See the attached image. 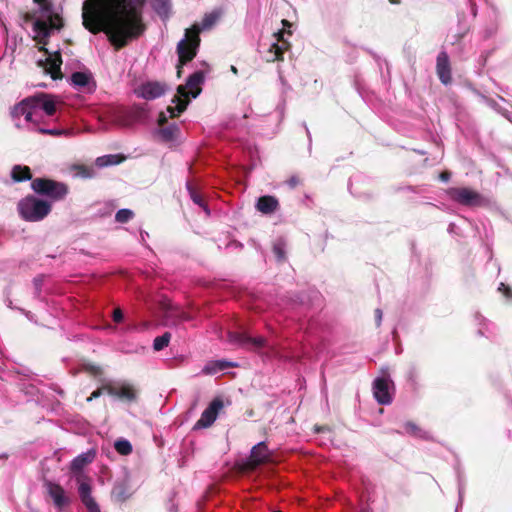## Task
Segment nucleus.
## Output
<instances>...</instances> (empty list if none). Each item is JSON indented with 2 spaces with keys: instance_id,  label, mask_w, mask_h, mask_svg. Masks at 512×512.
<instances>
[{
  "instance_id": "nucleus-9",
  "label": "nucleus",
  "mask_w": 512,
  "mask_h": 512,
  "mask_svg": "<svg viewBox=\"0 0 512 512\" xmlns=\"http://www.w3.org/2000/svg\"><path fill=\"white\" fill-rule=\"evenodd\" d=\"M204 80L205 74L203 71L194 72L188 77L185 85L177 87V94L183 99H189L190 95L196 98L202 91L201 84H203Z\"/></svg>"
},
{
  "instance_id": "nucleus-26",
  "label": "nucleus",
  "mask_w": 512,
  "mask_h": 512,
  "mask_svg": "<svg viewBox=\"0 0 512 512\" xmlns=\"http://www.w3.org/2000/svg\"><path fill=\"white\" fill-rule=\"evenodd\" d=\"M186 188H187V190L189 192L191 200L195 204H197L198 206L202 207L205 210V212L207 214H209V210H208L207 204H206L203 196L197 190L196 186L192 182L188 181L186 183Z\"/></svg>"
},
{
  "instance_id": "nucleus-36",
  "label": "nucleus",
  "mask_w": 512,
  "mask_h": 512,
  "mask_svg": "<svg viewBox=\"0 0 512 512\" xmlns=\"http://www.w3.org/2000/svg\"><path fill=\"white\" fill-rule=\"evenodd\" d=\"M219 13L217 12H211V13H208V14H205V16L203 17L202 19V22H201V29H209L211 28L216 22L217 20L219 19Z\"/></svg>"
},
{
  "instance_id": "nucleus-1",
  "label": "nucleus",
  "mask_w": 512,
  "mask_h": 512,
  "mask_svg": "<svg viewBox=\"0 0 512 512\" xmlns=\"http://www.w3.org/2000/svg\"><path fill=\"white\" fill-rule=\"evenodd\" d=\"M147 0H85L82 24L92 34L104 32L116 50L146 30L143 9Z\"/></svg>"
},
{
  "instance_id": "nucleus-4",
  "label": "nucleus",
  "mask_w": 512,
  "mask_h": 512,
  "mask_svg": "<svg viewBox=\"0 0 512 512\" xmlns=\"http://www.w3.org/2000/svg\"><path fill=\"white\" fill-rule=\"evenodd\" d=\"M200 28L194 24L191 28L186 29L185 38L177 45L178 59L181 64H187L197 55V49L200 45Z\"/></svg>"
},
{
  "instance_id": "nucleus-18",
  "label": "nucleus",
  "mask_w": 512,
  "mask_h": 512,
  "mask_svg": "<svg viewBox=\"0 0 512 512\" xmlns=\"http://www.w3.org/2000/svg\"><path fill=\"white\" fill-rule=\"evenodd\" d=\"M78 492L80 499L88 512H101L99 505L91 495V485L89 483L81 481Z\"/></svg>"
},
{
  "instance_id": "nucleus-37",
  "label": "nucleus",
  "mask_w": 512,
  "mask_h": 512,
  "mask_svg": "<svg viewBox=\"0 0 512 512\" xmlns=\"http://www.w3.org/2000/svg\"><path fill=\"white\" fill-rule=\"evenodd\" d=\"M134 216V213L130 209H120L115 214V220L119 223H127Z\"/></svg>"
},
{
  "instance_id": "nucleus-30",
  "label": "nucleus",
  "mask_w": 512,
  "mask_h": 512,
  "mask_svg": "<svg viewBox=\"0 0 512 512\" xmlns=\"http://www.w3.org/2000/svg\"><path fill=\"white\" fill-rule=\"evenodd\" d=\"M405 431L415 437L426 438L427 433L421 427H419L416 423L412 421H408L404 424Z\"/></svg>"
},
{
  "instance_id": "nucleus-48",
  "label": "nucleus",
  "mask_w": 512,
  "mask_h": 512,
  "mask_svg": "<svg viewBox=\"0 0 512 512\" xmlns=\"http://www.w3.org/2000/svg\"><path fill=\"white\" fill-rule=\"evenodd\" d=\"M35 109H27L26 113L23 115L27 122H33V115Z\"/></svg>"
},
{
  "instance_id": "nucleus-8",
  "label": "nucleus",
  "mask_w": 512,
  "mask_h": 512,
  "mask_svg": "<svg viewBox=\"0 0 512 512\" xmlns=\"http://www.w3.org/2000/svg\"><path fill=\"white\" fill-rule=\"evenodd\" d=\"M270 457L266 442H260L252 447L249 458L243 463V469L254 471L260 465L268 462Z\"/></svg>"
},
{
  "instance_id": "nucleus-21",
  "label": "nucleus",
  "mask_w": 512,
  "mask_h": 512,
  "mask_svg": "<svg viewBox=\"0 0 512 512\" xmlns=\"http://www.w3.org/2000/svg\"><path fill=\"white\" fill-rule=\"evenodd\" d=\"M32 97L38 98L37 108H41L46 115L53 116L56 113V103L52 95L41 92Z\"/></svg>"
},
{
  "instance_id": "nucleus-56",
  "label": "nucleus",
  "mask_w": 512,
  "mask_h": 512,
  "mask_svg": "<svg viewBox=\"0 0 512 512\" xmlns=\"http://www.w3.org/2000/svg\"><path fill=\"white\" fill-rule=\"evenodd\" d=\"M31 19H32V16H31L30 14H27V15L25 16V20H26V21H29V20H31Z\"/></svg>"
},
{
  "instance_id": "nucleus-47",
  "label": "nucleus",
  "mask_w": 512,
  "mask_h": 512,
  "mask_svg": "<svg viewBox=\"0 0 512 512\" xmlns=\"http://www.w3.org/2000/svg\"><path fill=\"white\" fill-rule=\"evenodd\" d=\"M113 320L115 322H120L123 320V312L121 309L117 308L113 311Z\"/></svg>"
},
{
  "instance_id": "nucleus-38",
  "label": "nucleus",
  "mask_w": 512,
  "mask_h": 512,
  "mask_svg": "<svg viewBox=\"0 0 512 512\" xmlns=\"http://www.w3.org/2000/svg\"><path fill=\"white\" fill-rule=\"evenodd\" d=\"M164 309L167 313H170L171 315H174V312H175V315L178 316L181 320H184V321L190 320V316L186 312L180 311L178 308L174 307L172 304H166Z\"/></svg>"
},
{
  "instance_id": "nucleus-23",
  "label": "nucleus",
  "mask_w": 512,
  "mask_h": 512,
  "mask_svg": "<svg viewBox=\"0 0 512 512\" xmlns=\"http://www.w3.org/2000/svg\"><path fill=\"white\" fill-rule=\"evenodd\" d=\"M95 451L89 450L86 453H82L73 459L70 465V469L73 473H80L84 467L90 464L95 458Z\"/></svg>"
},
{
  "instance_id": "nucleus-55",
  "label": "nucleus",
  "mask_w": 512,
  "mask_h": 512,
  "mask_svg": "<svg viewBox=\"0 0 512 512\" xmlns=\"http://www.w3.org/2000/svg\"><path fill=\"white\" fill-rule=\"evenodd\" d=\"M231 71L234 73V74H237V68L235 66H231Z\"/></svg>"
},
{
  "instance_id": "nucleus-7",
  "label": "nucleus",
  "mask_w": 512,
  "mask_h": 512,
  "mask_svg": "<svg viewBox=\"0 0 512 512\" xmlns=\"http://www.w3.org/2000/svg\"><path fill=\"white\" fill-rule=\"evenodd\" d=\"M105 392L110 396L130 403L136 402L138 398L137 389L127 382L105 384Z\"/></svg>"
},
{
  "instance_id": "nucleus-41",
  "label": "nucleus",
  "mask_w": 512,
  "mask_h": 512,
  "mask_svg": "<svg viewBox=\"0 0 512 512\" xmlns=\"http://www.w3.org/2000/svg\"><path fill=\"white\" fill-rule=\"evenodd\" d=\"M40 7L41 12L50 13L53 8L52 0H33Z\"/></svg>"
},
{
  "instance_id": "nucleus-39",
  "label": "nucleus",
  "mask_w": 512,
  "mask_h": 512,
  "mask_svg": "<svg viewBox=\"0 0 512 512\" xmlns=\"http://www.w3.org/2000/svg\"><path fill=\"white\" fill-rule=\"evenodd\" d=\"M284 184L289 189H295L303 184V178L299 174H293L287 180L284 181Z\"/></svg>"
},
{
  "instance_id": "nucleus-40",
  "label": "nucleus",
  "mask_w": 512,
  "mask_h": 512,
  "mask_svg": "<svg viewBox=\"0 0 512 512\" xmlns=\"http://www.w3.org/2000/svg\"><path fill=\"white\" fill-rule=\"evenodd\" d=\"M74 169L77 175H80L83 178H91L94 175L93 169L85 165H76Z\"/></svg>"
},
{
  "instance_id": "nucleus-20",
  "label": "nucleus",
  "mask_w": 512,
  "mask_h": 512,
  "mask_svg": "<svg viewBox=\"0 0 512 512\" xmlns=\"http://www.w3.org/2000/svg\"><path fill=\"white\" fill-rule=\"evenodd\" d=\"M165 93V86L159 82H148L140 88V95L144 99H155Z\"/></svg>"
},
{
  "instance_id": "nucleus-54",
  "label": "nucleus",
  "mask_w": 512,
  "mask_h": 512,
  "mask_svg": "<svg viewBox=\"0 0 512 512\" xmlns=\"http://www.w3.org/2000/svg\"><path fill=\"white\" fill-rule=\"evenodd\" d=\"M391 4H400L401 0H389Z\"/></svg>"
},
{
  "instance_id": "nucleus-5",
  "label": "nucleus",
  "mask_w": 512,
  "mask_h": 512,
  "mask_svg": "<svg viewBox=\"0 0 512 512\" xmlns=\"http://www.w3.org/2000/svg\"><path fill=\"white\" fill-rule=\"evenodd\" d=\"M446 194L452 201L463 206H482L485 203L484 197L478 191L468 187H450Z\"/></svg>"
},
{
  "instance_id": "nucleus-53",
  "label": "nucleus",
  "mask_w": 512,
  "mask_h": 512,
  "mask_svg": "<svg viewBox=\"0 0 512 512\" xmlns=\"http://www.w3.org/2000/svg\"><path fill=\"white\" fill-rule=\"evenodd\" d=\"M375 312H376V315H377V317H378V319H379V321H380V320H381V317H382V312H381V310H380V309H377Z\"/></svg>"
},
{
  "instance_id": "nucleus-29",
  "label": "nucleus",
  "mask_w": 512,
  "mask_h": 512,
  "mask_svg": "<svg viewBox=\"0 0 512 512\" xmlns=\"http://www.w3.org/2000/svg\"><path fill=\"white\" fill-rule=\"evenodd\" d=\"M33 31L36 33V36L50 37L51 34L48 22L41 19H37L33 23Z\"/></svg>"
},
{
  "instance_id": "nucleus-2",
  "label": "nucleus",
  "mask_w": 512,
  "mask_h": 512,
  "mask_svg": "<svg viewBox=\"0 0 512 512\" xmlns=\"http://www.w3.org/2000/svg\"><path fill=\"white\" fill-rule=\"evenodd\" d=\"M17 209L23 220L38 222L50 214L52 205L47 200L28 195L19 201Z\"/></svg>"
},
{
  "instance_id": "nucleus-28",
  "label": "nucleus",
  "mask_w": 512,
  "mask_h": 512,
  "mask_svg": "<svg viewBox=\"0 0 512 512\" xmlns=\"http://www.w3.org/2000/svg\"><path fill=\"white\" fill-rule=\"evenodd\" d=\"M151 6L160 16H167L170 10V0H151Z\"/></svg>"
},
{
  "instance_id": "nucleus-58",
  "label": "nucleus",
  "mask_w": 512,
  "mask_h": 512,
  "mask_svg": "<svg viewBox=\"0 0 512 512\" xmlns=\"http://www.w3.org/2000/svg\"><path fill=\"white\" fill-rule=\"evenodd\" d=\"M275 512H281V511H275Z\"/></svg>"
},
{
  "instance_id": "nucleus-33",
  "label": "nucleus",
  "mask_w": 512,
  "mask_h": 512,
  "mask_svg": "<svg viewBox=\"0 0 512 512\" xmlns=\"http://www.w3.org/2000/svg\"><path fill=\"white\" fill-rule=\"evenodd\" d=\"M114 448L120 455L124 456L129 455L132 452V445L126 439L117 440L114 443Z\"/></svg>"
},
{
  "instance_id": "nucleus-35",
  "label": "nucleus",
  "mask_w": 512,
  "mask_h": 512,
  "mask_svg": "<svg viewBox=\"0 0 512 512\" xmlns=\"http://www.w3.org/2000/svg\"><path fill=\"white\" fill-rule=\"evenodd\" d=\"M233 365L226 361H217L215 363L206 365L204 368V372L208 374L216 373L217 371L224 370L228 367H232Z\"/></svg>"
},
{
  "instance_id": "nucleus-25",
  "label": "nucleus",
  "mask_w": 512,
  "mask_h": 512,
  "mask_svg": "<svg viewBox=\"0 0 512 512\" xmlns=\"http://www.w3.org/2000/svg\"><path fill=\"white\" fill-rule=\"evenodd\" d=\"M11 178L14 182H23L32 179V173L28 166L15 165L11 171Z\"/></svg>"
},
{
  "instance_id": "nucleus-34",
  "label": "nucleus",
  "mask_w": 512,
  "mask_h": 512,
  "mask_svg": "<svg viewBox=\"0 0 512 512\" xmlns=\"http://www.w3.org/2000/svg\"><path fill=\"white\" fill-rule=\"evenodd\" d=\"M48 15V25L50 27V29H56V30H60L61 28H63L64 26V23H63V19L60 15L56 14V13H52V11L50 13H46Z\"/></svg>"
},
{
  "instance_id": "nucleus-6",
  "label": "nucleus",
  "mask_w": 512,
  "mask_h": 512,
  "mask_svg": "<svg viewBox=\"0 0 512 512\" xmlns=\"http://www.w3.org/2000/svg\"><path fill=\"white\" fill-rule=\"evenodd\" d=\"M228 342L249 351H259L266 346L264 337H252L247 332L228 331Z\"/></svg>"
},
{
  "instance_id": "nucleus-22",
  "label": "nucleus",
  "mask_w": 512,
  "mask_h": 512,
  "mask_svg": "<svg viewBox=\"0 0 512 512\" xmlns=\"http://www.w3.org/2000/svg\"><path fill=\"white\" fill-rule=\"evenodd\" d=\"M37 102L38 98L36 97L29 96L24 98L18 104L13 106V108L11 109V116L13 118H20L26 113L27 109H36Z\"/></svg>"
},
{
  "instance_id": "nucleus-43",
  "label": "nucleus",
  "mask_w": 512,
  "mask_h": 512,
  "mask_svg": "<svg viewBox=\"0 0 512 512\" xmlns=\"http://www.w3.org/2000/svg\"><path fill=\"white\" fill-rule=\"evenodd\" d=\"M498 291L501 292L505 297L512 298V289L505 283H500Z\"/></svg>"
},
{
  "instance_id": "nucleus-19",
  "label": "nucleus",
  "mask_w": 512,
  "mask_h": 512,
  "mask_svg": "<svg viewBox=\"0 0 512 512\" xmlns=\"http://www.w3.org/2000/svg\"><path fill=\"white\" fill-rule=\"evenodd\" d=\"M279 201L275 196L264 195L258 198L256 202V209L262 214L270 215L279 209Z\"/></svg>"
},
{
  "instance_id": "nucleus-45",
  "label": "nucleus",
  "mask_w": 512,
  "mask_h": 512,
  "mask_svg": "<svg viewBox=\"0 0 512 512\" xmlns=\"http://www.w3.org/2000/svg\"><path fill=\"white\" fill-rule=\"evenodd\" d=\"M103 392H105V385L93 391L91 395L87 398V401L90 402L93 399L100 397L103 394Z\"/></svg>"
},
{
  "instance_id": "nucleus-31",
  "label": "nucleus",
  "mask_w": 512,
  "mask_h": 512,
  "mask_svg": "<svg viewBox=\"0 0 512 512\" xmlns=\"http://www.w3.org/2000/svg\"><path fill=\"white\" fill-rule=\"evenodd\" d=\"M124 159L121 155H107L97 158L96 162L99 166L116 165Z\"/></svg>"
},
{
  "instance_id": "nucleus-51",
  "label": "nucleus",
  "mask_w": 512,
  "mask_h": 512,
  "mask_svg": "<svg viewBox=\"0 0 512 512\" xmlns=\"http://www.w3.org/2000/svg\"><path fill=\"white\" fill-rule=\"evenodd\" d=\"M450 178V173L448 171H444L440 174V179L443 181H447Z\"/></svg>"
},
{
  "instance_id": "nucleus-14",
  "label": "nucleus",
  "mask_w": 512,
  "mask_h": 512,
  "mask_svg": "<svg viewBox=\"0 0 512 512\" xmlns=\"http://www.w3.org/2000/svg\"><path fill=\"white\" fill-rule=\"evenodd\" d=\"M436 73L443 85H449L452 82V71L450 59L446 51H441L436 59Z\"/></svg>"
},
{
  "instance_id": "nucleus-44",
  "label": "nucleus",
  "mask_w": 512,
  "mask_h": 512,
  "mask_svg": "<svg viewBox=\"0 0 512 512\" xmlns=\"http://www.w3.org/2000/svg\"><path fill=\"white\" fill-rule=\"evenodd\" d=\"M273 252L275 254V256L279 259V260H284L285 259V251L282 247V245L280 244H275L273 246Z\"/></svg>"
},
{
  "instance_id": "nucleus-13",
  "label": "nucleus",
  "mask_w": 512,
  "mask_h": 512,
  "mask_svg": "<svg viewBox=\"0 0 512 512\" xmlns=\"http://www.w3.org/2000/svg\"><path fill=\"white\" fill-rule=\"evenodd\" d=\"M47 55L48 57L45 60L38 61V65L43 67L52 79H61L63 75L61 72L62 57L60 51Z\"/></svg>"
},
{
  "instance_id": "nucleus-52",
  "label": "nucleus",
  "mask_w": 512,
  "mask_h": 512,
  "mask_svg": "<svg viewBox=\"0 0 512 512\" xmlns=\"http://www.w3.org/2000/svg\"><path fill=\"white\" fill-rule=\"evenodd\" d=\"M282 24H283L284 28H285V27H288V28H290V27H291V23H290L288 20H286V19H283V20H282Z\"/></svg>"
},
{
  "instance_id": "nucleus-12",
  "label": "nucleus",
  "mask_w": 512,
  "mask_h": 512,
  "mask_svg": "<svg viewBox=\"0 0 512 512\" xmlns=\"http://www.w3.org/2000/svg\"><path fill=\"white\" fill-rule=\"evenodd\" d=\"M222 408V400L219 398L214 399L202 412L200 419L195 423L194 429L210 427L215 422L217 415Z\"/></svg>"
},
{
  "instance_id": "nucleus-3",
  "label": "nucleus",
  "mask_w": 512,
  "mask_h": 512,
  "mask_svg": "<svg viewBox=\"0 0 512 512\" xmlns=\"http://www.w3.org/2000/svg\"><path fill=\"white\" fill-rule=\"evenodd\" d=\"M31 189L36 194L49 198L52 202L64 200L69 193V186L66 183L44 177L34 178L31 182Z\"/></svg>"
},
{
  "instance_id": "nucleus-10",
  "label": "nucleus",
  "mask_w": 512,
  "mask_h": 512,
  "mask_svg": "<svg viewBox=\"0 0 512 512\" xmlns=\"http://www.w3.org/2000/svg\"><path fill=\"white\" fill-rule=\"evenodd\" d=\"M287 33L291 35L290 30L282 29L278 32L274 33V36L276 37V42H274L269 50V56L267 57L268 62H275V61H282L283 60V54L286 50L289 49L290 44L288 41L284 39V34Z\"/></svg>"
},
{
  "instance_id": "nucleus-32",
  "label": "nucleus",
  "mask_w": 512,
  "mask_h": 512,
  "mask_svg": "<svg viewBox=\"0 0 512 512\" xmlns=\"http://www.w3.org/2000/svg\"><path fill=\"white\" fill-rule=\"evenodd\" d=\"M171 339V334L169 332H165L161 336H158L154 339L153 348L155 351H161L165 347L168 346Z\"/></svg>"
},
{
  "instance_id": "nucleus-50",
  "label": "nucleus",
  "mask_w": 512,
  "mask_h": 512,
  "mask_svg": "<svg viewBox=\"0 0 512 512\" xmlns=\"http://www.w3.org/2000/svg\"><path fill=\"white\" fill-rule=\"evenodd\" d=\"M184 65L185 64H181L180 59H178V64L176 66V68H177V77L178 78H181V76H182V71H183V66Z\"/></svg>"
},
{
  "instance_id": "nucleus-11",
  "label": "nucleus",
  "mask_w": 512,
  "mask_h": 512,
  "mask_svg": "<svg viewBox=\"0 0 512 512\" xmlns=\"http://www.w3.org/2000/svg\"><path fill=\"white\" fill-rule=\"evenodd\" d=\"M390 385L394 389V384L388 377H380L374 380L373 394L379 404L388 405L392 402Z\"/></svg>"
},
{
  "instance_id": "nucleus-57",
  "label": "nucleus",
  "mask_w": 512,
  "mask_h": 512,
  "mask_svg": "<svg viewBox=\"0 0 512 512\" xmlns=\"http://www.w3.org/2000/svg\"><path fill=\"white\" fill-rule=\"evenodd\" d=\"M361 512H368V511H361Z\"/></svg>"
},
{
  "instance_id": "nucleus-27",
  "label": "nucleus",
  "mask_w": 512,
  "mask_h": 512,
  "mask_svg": "<svg viewBox=\"0 0 512 512\" xmlns=\"http://www.w3.org/2000/svg\"><path fill=\"white\" fill-rule=\"evenodd\" d=\"M92 81V75L90 73L85 72H74L71 75V82L76 87H85L88 86L89 83Z\"/></svg>"
},
{
  "instance_id": "nucleus-17",
  "label": "nucleus",
  "mask_w": 512,
  "mask_h": 512,
  "mask_svg": "<svg viewBox=\"0 0 512 512\" xmlns=\"http://www.w3.org/2000/svg\"><path fill=\"white\" fill-rule=\"evenodd\" d=\"M131 495V487L127 478H123L115 482L111 491V497L113 501L117 503H123L128 500Z\"/></svg>"
},
{
  "instance_id": "nucleus-49",
  "label": "nucleus",
  "mask_w": 512,
  "mask_h": 512,
  "mask_svg": "<svg viewBox=\"0 0 512 512\" xmlns=\"http://www.w3.org/2000/svg\"><path fill=\"white\" fill-rule=\"evenodd\" d=\"M87 371L91 372L94 375H97L101 372V369L98 366L90 365L89 367H87Z\"/></svg>"
},
{
  "instance_id": "nucleus-24",
  "label": "nucleus",
  "mask_w": 512,
  "mask_h": 512,
  "mask_svg": "<svg viewBox=\"0 0 512 512\" xmlns=\"http://www.w3.org/2000/svg\"><path fill=\"white\" fill-rule=\"evenodd\" d=\"M172 102L175 103V106H168L167 112L169 113L170 118H175L186 110L189 99H183L180 95L176 94L173 97Z\"/></svg>"
},
{
  "instance_id": "nucleus-16",
  "label": "nucleus",
  "mask_w": 512,
  "mask_h": 512,
  "mask_svg": "<svg viewBox=\"0 0 512 512\" xmlns=\"http://www.w3.org/2000/svg\"><path fill=\"white\" fill-rule=\"evenodd\" d=\"M44 487L52 498L55 506L62 508L69 504V498L66 496L64 489L59 484L46 480L44 482Z\"/></svg>"
},
{
  "instance_id": "nucleus-42",
  "label": "nucleus",
  "mask_w": 512,
  "mask_h": 512,
  "mask_svg": "<svg viewBox=\"0 0 512 512\" xmlns=\"http://www.w3.org/2000/svg\"><path fill=\"white\" fill-rule=\"evenodd\" d=\"M48 38L49 37H44V36H35L34 37V40L40 44L41 46L38 47V50L40 52H43L44 54H49V50L46 48V45L48 44Z\"/></svg>"
},
{
  "instance_id": "nucleus-15",
  "label": "nucleus",
  "mask_w": 512,
  "mask_h": 512,
  "mask_svg": "<svg viewBox=\"0 0 512 512\" xmlns=\"http://www.w3.org/2000/svg\"><path fill=\"white\" fill-rule=\"evenodd\" d=\"M168 117L164 112H160L158 117V125L160 126L159 135L165 142L174 141L179 135V127L176 124L166 125Z\"/></svg>"
},
{
  "instance_id": "nucleus-46",
  "label": "nucleus",
  "mask_w": 512,
  "mask_h": 512,
  "mask_svg": "<svg viewBox=\"0 0 512 512\" xmlns=\"http://www.w3.org/2000/svg\"><path fill=\"white\" fill-rule=\"evenodd\" d=\"M39 132L46 135H60L62 132L56 129H39Z\"/></svg>"
}]
</instances>
